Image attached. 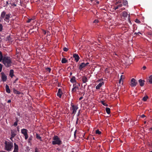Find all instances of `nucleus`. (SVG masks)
<instances>
[{
  "mask_svg": "<svg viewBox=\"0 0 152 152\" xmlns=\"http://www.w3.org/2000/svg\"><path fill=\"white\" fill-rule=\"evenodd\" d=\"M98 22H99V21H98V20H95L94 21L93 23H98Z\"/></svg>",
  "mask_w": 152,
  "mask_h": 152,
  "instance_id": "43",
  "label": "nucleus"
},
{
  "mask_svg": "<svg viewBox=\"0 0 152 152\" xmlns=\"http://www.w3.org/2000/svg\"><path fill=\"white\" fill-rule=\"evenodd\" d=\"M124 78V76L123 75H121V79H123Z\"/></svg>",
  "mask_w": 152,
  "mask_h": 152,
  "instance_id": "54",
  "label": "nucleus"
},
{
  "mask_svg": "<svg viewBox=\"0 0 152 152\" xmlns=\"http://www.w3.org/2000/svg\"><path fill=\"white\" fill-rule=\"evenodd\" d=\"M101 102L102 104L104 106H107L108 105L107 104H106L104 102V101H102Z\"/></svg>",
  "mask_w": 152,
  "mask_h": 152,
  "instance_id": "32",
  "label": "nucleus"
},
{
  "mask_svg": "<svg viewBox=\"0 0 152 152\" xmlns=\"http://www.w3.org/2000/svg\"><path fill=\"white\" fill-rule=\"evenodd\" d=\"M1 75L2 80L4 82L6 81L7 80V77L6 75L3 72H1Z\"/></svg>",
  "mask_w": 152,
  "mask_h": 152,
  "instance_id": "6",
  "label": "nucleus"
},
{
  "mask_svg": "<svg viewBox=\"0 0 152 152\" xmlns=\"http://www.w3.org/2000/svg\"><path fill=\"white\" fill-rule=\"evenodd\" d=\"M117 5L118 6V7H119H119H121L122 6L123 4L121 3Z\"/></svg>",
  "mask_w": 152,
  "mask_h": 152,
  "instance_id": "44",
  "label": "nucleus"
},
{
  "mask_svg": "<svg viewBox=\"0 0 152 152\" xmlns=\"http://www.w3.org/2000/svg\"><path fill=\"white\" fill-rule=\"evenodd\" d=\"M53 140L52 144L53 145H60L62 144L60 139L57 135H54L53 137Z\"/></svg>",
  "mask_w": 152,
  "mask_h": 152,
  "instance_id": "2",
  "label": "nucleus"
},
{
  "mask_svg": "<svg viewBox=\"0 0 152 152\" xmlns=\"http://www.w3.org/2000/svg\"><path fill=\"white\" fill-rule=\"evenodd\" d=\"M72 74V72H70V75H71Z\"/></svg>",
  "mask_w": 152,
  "mask_h": 152,
  "instance_id": "64",
  "label": "nucleus"
},
{
  "mask_svg": "<svg viewBox=\"0 0 152 152\" xmlns=\"http://www.w3.org/2000/svg\"><path fill=\"white\" fill-rule=\"evenodd\" d=\"M5 89L6 92L8 93H10V90L9 88V86L7 84H6L5 86Z\"/></svg>",
  "mask_w": 152,
  "mask_h": 152,
  "instance_id": "16",
  "label": "nucleus"
},
{
  "mask_svg": "<svg viewBox=\"0 0 152 152\" xmlns=\"http://www.w3.org/2000/svg\"><path fill=\"white\" fill-rule=\"evenodd\" d=\"M74 84H75L76 85V86H77L78 87L80 86V84L79 83H77V82H76V83H75Z\"/></svg>",
  "mask_w": 152,
  "mask_h": 152,
  "instance_id": "42",
  "label": "nucleus"
},
{
  "mask_svg": "<svg viewBox=\"0 0 152 152\" xmlns=\"http://www.w3.org/2000/svg\"><path fill=\"white\" fill-rule=\"evenodd\" d=\"M13 138H12V136H11V137L10 138V139L11 140H12V139H13Z\"/></svg>",
  "mask_w": 152,
  "mask_h": 152,
  "instance_id": "61",
  "label": "nucleus"
},
{
  "mask_svg": "<svg viewBox=\"0 0 152 152\" xmlns=\"http://www.w3.org/2000/svg\"><path fill=\"white\" fill-rule=\"evenodd\" d=\"M137 83V82L136 81V80L134 78H132L131 79L130 84L131 86H136Z\"/></svg>",
  "mask_w": 152,
  "mask_h": 152,
  "instance_id": "5",
  "label": "nucleus"
},
{
  "mask_svg": "<svg viewBox=\"0 0 152 152\" xmlns=\"http://www.w3.org/2000/svg\"><path fill=\"white\" fill-rule=\"evenodd\" d=\"M14 70L13 69H11L10 70L9 75L11 78H12L14 76Z\"/></svg>",
  "mask_w": 152,
  "mask_h": 152,
  "instance_id": "19",
  "label": "nucleus"
},
{
  "mask_svg": "<svg viewBox=\"0 0 152 152\" xmlns=\"http://www.w3.org/2000/svg\"><path fill=\"white\" fill-rule=\"evenodd\" d=\"M128 15V13L127 12L124 11L123 12V16L124 17H126Z\"/></svg>",
  "mask_w": 152,
  "mask_h": 152,
  "instance_id": "27",
  "label": "nucleus"
},
{
  "mask_svg": "<svg viewBox=\"0 0 152 152\" xmlns=\"http://www.w3.org/2000/svg\"><path fill=\"white\" fill-rule=\"evenodd\" d=\"M6 40L9 42H12V38L10 36H7L6 38Z\"/></svg>",
  "mask_w": 152,
  "mask_h": 152,
  "instance_id": "24",
  "label": "nucleus"
},
{
  "mask_svg": "<svg viewBox=\"0 0 152 152\" xmlns=\"http://www.w3.org/2000/svg\"><path fill=\"white\" fill-rule=\"evenodd\" d=\"M96 134H101V132L99 130H96Z\"/></svg>",
  "mask_w": 152,
  "mask_h": 152,
  "instance_id": "35",
  "label": "nucleus"
},
{
  "mask_svg": "<svg viewBox=\"0 0 152 152\" xmlns=\"http://www.w3.org/2000/svg\"><path fill=\"white\" fill-rule=\"evenodd\" d=\"M3 57L2 52L0 51V62L1 61Z\"/></svg>",
  "mask_w": 152,
  "mask_h": 152,
  "instance_id": "28",
  "label": "nucleus"
},
{
  "mask_svg": "<svg viewBox=\"0 0 152 152\" xmlns=\"http://www.w3.org/2000/svg\"><path fill=\"white\" fill-rule=\"evenodd\" d=\"M13 91L15 94H17L19 95V94H20V92L17 91L15 88H14L13 89Z\"/></svg>",
  "mask_w": 152,
  "mask_h": 152,
  "instance_id": "21",
  "label": "nucleus"
},
{
  "mask_svg": "<svg viewBox=\"0 0 152 152\" xmlns=\"http://www.w3.org/2000/svg\"><path fill=\"white\" fill-rule=\"evenodd\" d=\"M121 79H120V80H119V83H120L121 81Z\"/></svg>",
  "mask_w": 152,
  "mask_h": 152,
  "instance_id": "63",
  "label": "nucleus"
},
{
  "mask_svg": "<svg viewBox=\"0 0 152 152\" xmlns=\"http://www.w3.org/2000/svg\"><path fill=\"white\" fill-rule=\"evenodd\" d=\"M82 80L83 83H85L88 81L87 78L85 76H83L82 77Z\"/></svg>",
  "mask_w": 152,
  "mask_h": 152,
  "instance_id": "14",
  "label": "nucleus"
},
{
  "mask_svg": "<svg viewBox=\"0 0 152 152\" xmlns=\"http://www.w3.org/2000/svg\"><path fill=\"white\" fill-rule=\"evenodd\" d=\"M138 82L139 83H140V86L142 87L144 86L145 84V80H142L141 79H140L139 80H138Z\"/></svg>",
  "mask_w": 152,
  "mask_h": 152,
  "instance_id": "11",
  "label": "nucleus"
},
{
  "mask_svg": "<svg viewBox=\"0 0 152 152\" xmlns=\"http://www.w3.org/2000/svg\"><path fill=\"white\" fill-rule=\"evenodd\" d=\"M7 102L8 103H10V102H11V100L9 99V100H8V101H7Z\"/></svg>",
  "mask_w": 152,
  "mask_h": 152,
  "instance_id": "58",
  "label": "nucleus"
},
{
  "mask_svg": "<svg viewBox=\"0 0 152 152\" xmlns=\"http://www.w3.org/2000/svg\"><path fill=\"white\" fill-rule=\"evenodd\" d=\"M119 7H118V6L117 5V6H116L115 7V10H116V9H118V8H119Z\"/></svg>",
  "mask_w": 152,
  "mask_h": 152,
  "instance_id": "55",
  "label": "nucleus"
},
{
  "mask_svg": "<svg viewBox=\"0 0 152 152\" xmlns=\"http://www.w3.org/2000/svg\"><path fill=\"white\" fill-rule=\"evenodd\" d=\"M149 81L151 84H152V75L150 76L149 77L148 79Z\"/></svg>",
  "mask_w": 152,
  "mask_h": 152,
  "instance_id": "31",
  "label": "nucleus"
},
{
  "mask_svg": "<svg viewBox=\"0 0 152 152\" xmlns=\"http://www.w3.org/2000/svg\"><path fill=\"white\" fill-rule=\"evenodd\" d=\"M62 94L63 92L62 90L60 88L58 89V92L57 93V96L59 97L60 98H61Z\"/></svg>",
  "mask_w": 152,
  "mask_h": 152,
  "instance_id": "8",
  "label": "nucleus"
},
{
  "mask_svg": "<svg viewBox=\"0 0 152 152\" xmlns=\"http://www.w3.org/2000/svg\"><path fill=\"white\" fill-rule=\"evenodd\" d=\"M13 152H18V150H14Z\"/></svg>",
  "mask_w": 152,
  "mask_h": 152,
  "instance_id": "51",
  "label": "nucleus"
},
{
  "mask_svg": "<svg viewBox=\"0 0 152 152\" xmlns=\"http://www.w3.org/2000/svg\"><path fill=\"white\" fill-rule=\"evenodd\" d=\"M4 107L3 104L0 103V108H2Z\"/></svg>",
  "mask_w": 152,
  "mask_h": 152,
  "instance_id": "46",
  "label": "nucleus"
},
{
  "mask_svg": "<svg viewBox=\"0 0 152 152\" xmlns=\"http://www.w3.org/2000/svg\"><path fill=\"white\" fill-rule=\"evenodd\" d=\"M78 118H77V121H76V124H77V123H78Z\"/></svg>",
  "mask_w": 152,
  "mask_h": 152,
  "instance_id": "59",
  "label": "nucleus"
},
{
  "mask_svg": "<svg viewBox=\"0 0 152 152\" xmlns=\"http://www.w3.org/2000/svg\"><path fill=\"white\" fill-rule=\"evenodd\" d=\"M104 83L103 82H102L101 83H99L96 87V89H99L103 85Z\"/></svg>",
  "mask_w": 152,
  "mask_h": 152,
  "instance_id": "12",
  "label": "nucleus"
},
{
  "mask_svg": "<svg viewBox=\"0 0 152 152\" xmlns=\"http://www.w3.org/2000/svg\"><path fill=\"white\" fill-rule=\"evenodd\" d=\"M105 110L106 113L108 114H109L110 112V109L108 107H107L105 109Z\"/></svg>",
  "mask_w": 152,
  "mask_h": 152,
  "instance_id": "26",
  "label": "nucleus"
},
{
  "mask_svg": "<svg viewBox=\"0 0 152 152\" xmlns=\"http://www.w3.org/2000/svg\"><path fill=\"white\" fill-rule=\"evenodd\" d=\"M2 65L1 64H0V72H1L2 70Z\"/></svg>",
  "mask_w": 152,
  "mask_h": 152,
  "instance_id": "45",
  "label": "nucleus"
},
{
  "mask_svg": "<svg viewBox=\"0 0 152 152\" xmlns=\"http://www.w3.org/2000/svg\"><path fill=\"white\" fill-rule=\"evenodd\" d=\"M14 150H18L19 149L18 146L15 143H14Z\"/></svg>",
  "mask_w": 152,
  "mask_h": 152,
  "instance_id": "25",
  "label": "nucleus"
},
{
  "mask_svg": "<svg viewBox=\"0 0 152 152\" xmlns=\"http://www.w3.org/2000/svg\"><path fill=\"white\" fill-rule=\"evenodd\" d=\"M63 49L64 51L65 52H67L68 50V49L66 47L64 48Z\"/></svg>",
  "mask_w": 152,
  "mask_h": 152,
  "instance_id": "37",
  "label": "nucleus"
},
{
  "mask_svg": "<svg viewBox=\"0 0 152 152\" xmlns=\"http://www.w3.org/2000/svg\"><path fill=\"white\" fill-rule=\"evenodd\" d=\"M21 132L22 134H23V135H25L26 134H27V129H21Z\"/></svg>",
  "mask_w": 152,
  "mask_h": 152,
  "instance_id": "20",
  "label": "nucleus"
},
{
  "mask_svg": "<svg viewBox=\"0 0 152 152\" xmlns=\"http://www.w3.org/2000/svg\"><path fill=\"white\" fill-rule=\"evenodd\" d=\"M86 66L85 63L84 62L82 63L80 65L79 68L80 70H81L82 69Z\"/></svg>",
  "mask_w": 152,
  "mask_h": 152,
  "instance_id": "17",
  "label": "nucleus"
},
{
  "mask_svg": "<svg viewBox=\"0 0 152 152\" xmlns=\"http://www.w3.org/2000/svg\"><path fill=\"white\" fill-rule=\"evenodd\" d=\"M11 5H12L14 7L16 6V4L14 3H12V4Z\"/></svg>",
  "mask_w": 152,
  "mask_h": 152,
  "instance_id": "49",
  "label": "nucleus"
},
{
  "mask_svg": "<svg viewBox=\"0 0 152 152\" xmlns=\"http://www.w3.org/2000/svg\"><path fill=\"white\" fill-rule=\"evenodd\" d=\"M46 69L47 71H48L49 73L50 72L51 70V69L50 68L48 67L46 68Z\"/></svg>",
  "mask_w": 152,
  "mask_h": 152,
  "instance_id": "38",
  "label": "nucleus"
},
{
  "mask_svg": "<svg viewBox=\"0 0 152 152\" xmlns=\"http://www.w3.org/2000/svg\"><path fill=\"white\" fill-rule=\"evenodd\" d=\"M5 150L8 151H10L12 148L13 147V143L11 142H7L5 141Z\"/></svg>",
  "mask_w": 152,
  "mask_h": 152,
  "instance_id": "4",
  "label": "nucleus"
},
{
  "mask_svg": "<svg viewBox=\"0 0 152 152\" xmlns=\"http://www.w3.org/2000/svg\"><path fill=\"white\" fill-rule=\"evenodd\" d=\"M6 12L4 11H3L1 13L0 18L3 19L5 18L6 15Z\"/></svg>",
  "mask_w": 152,
  "mask_h": 152,
  "instance_id": "15",
  "label": "nucleus"
},
{
  "mask_svg": "<svg viewBox=\"0 0 152 152\" xmlns=\"http://www.w3.org/2000/svg\"><path fill=\"white\" fill-rule=\"evenodd\" d=\"M18 120L17 119H16V122H14V124H13V125L15 126H16L17 125H18Z\"/></svg>",
  "mask_w": 152,
  "mask_h": 152,
  "instance_id": "34",
  "label": "nucleus"
},
{
  "mask_svg": "<svg viewBox=\"0 0 152 152\" xmlns=\"http://www.w3.org/2000/svg\"><path fill=\"white\" fill-rule=\"evenodd\" d=\"M122 3L123 5L124 6H126L128 4V2L126 0H122Z\"/></svg>",
  "mask_w": 152,
  "mask_h": 152,
  "instance_id": "22",
  "label": "nucleus"
},
{
  "mask_svg": "<svg viewBox=\"0 0 152 152\" xmlns=\"http://www.w3.org/2000/svg\"><path fill=\"white\" fill-rule=\"evenodd\" d=\"M76 78L75 76H73L70 79V82L73 83L74 84V83H76L77 82L76 80Z\"/></svg>",
  "mask_w": 152,
  "mask_h": 152,
  "instance_id": "13",
  "label": "nucleus"
},
{
  "mask_svg": "<svg viewBox=\"0 0 152 152\" xmlns=\"http://www.w3.org/2000/svg\"><path fill=\"white\" fill-rule=\"evenodd\" d=\"M145 116L144 114L142 115L141 116V117H142V118H143L145 117Z\"/></svg>",
  "mask_w": 152,
  "mask_h": 152,
  "instance_id": "53",
  "label": "nucleus"
},
{
  "mask_svg": "<svg viewBox=\"0 0 152 152\" xmlns=\"http://www.w3.org/2000/svg\"><path fill=\"white\" fill-rule=\"evenodd\" d=\"M122 3V0H118L116 2V4H119Z\"/></svg>",
  "mask_w": 152,
  "mask_h": 152,
  "instance_id": "39",
  "label": "nucleus"
},
{
  "mask_svg": "<svg viewBox=\"0 0 152 152\" xmlns=\"http://www.w3.org/2000/svg\"><path fill=\"white\" fill-rule=\"evenodd\" d=\"M73 88L72 89V92H76L77 91V90H78L79 88L77 86H76V85L74 84H73Z\"/></svg>",
  "mask_w": 152,
  "mask_h": 152,
  "instance_id": "7",
  "label": "nucleus"
},
{
  "mask_svg": "<svg viewBox=\"0 0 152 152\" xmlns=\"http://www.w3.org/2000/svg\"><path fill=\"white\" fill-rule=\"evenodd\" d=\"M146 67L145 66H143L142 68L143 70H145L146 69Z\"/></svg>",
  "mask_w": 152,
  "mask_h": 152,
  "instance_id": "50",
  "label": "nucleus"
},
{
  "mask_svg": "<svg viewBox=\"0 0 152 152\" xmlns=\"http://www.w3.org/2000/svg\"><path fill=\"white\" fill-rule=\"evenodd\" d=\"M10 14H8L6 15L5 16V19H4V20H9V18H10V16L11 15Z\"/></svg>",
  "mask_w": 152,
  "mask_h": 152,
  "instance_id": "18",
  "label": "nucleus"
},
{
  "mask_svg": "<svg viewBox=\"0 0 152 152\" xmlns=\"http://www.w3.org/2000/svg\"><path fill=\"white\" fill-rule=\"evenodd\" d=\"M8 4H9L8 2V1H6V4L5 5V6L6 7H7Z\"/></svg>",
  "mask_w": 152,
  "mask_h": 152,
  "instance_id": "56",
  "label": "nucleus"
},
{
  "mask_svg": "<svg viewBox=\"0 0 152 152\" xmlns=\"http://www.w3.org/2000/svg\"><path fill=\"white\" fill-rule=\"evenodd\" d=\"M76 130L75 131V132H74V136H75V134H76Z\"/></svg>",
  "mask_w": 152,
  "mask_h": 152,
  "instance_id": "62",
  "label": "nucleus"
},
{
  "mask_svg": "<svg viewBox=\"0 0 152 152\" xmlns=\"http://www.w3.org/2000/svg\"><path fill=\"white\" fill-rule=\"evenodd\" d=\"M36 138L40 140V141H42V140L41 139V137L39 135L37 134H36Z\"/></svg>",
  "mask_w": 152,
  "mask_h": 152,
  "instance_id": "29",
  "label": "nucleus"
},
{
  "mask_svg": "<svg viewBox=\"0 0 152 152\" xmlns=\"http://www.w3.org/2000/svg\"><path fill=\"white\" fill-rule=\"evenodd\" d=\"M16 130H11V134L12 138H14L17 134Z\"/></svg>",
  "mask_w": 152,
  "mask_h": 152,
  "instance_id": "10",
  "label": "nucleus"
},
{
  "mask_svg": "<svg viewBox=\"0 0 152 152\" xmlns=\"http://www.w3.org/2000/svg\"><path fill=\"white\" fill-rule=\"evenodd\" d=\"M61 63L63 64H64L67 62V60L65 58H63L61 60Z\"/></svg>",
  "mask_w": 152,
  "mask_h": 152,
  "instance_id": "23",
  "label": "nucleus"
},
{
  "mask_svg": "<svg viewBox=\"0 0 152 152\" xmlns=\"http://www.w3.org/2000/svg\"><path fill=\"white\" fill-rule=\"evenodd\" d=\"M138 34H141V33L140 32H137H137H135L134 33V35L135 34V35H137Z\"/></svg>",
  "mask_w": 152,
  "mask_h": 152,
  "instance_id": "48",
  "label": "nucleus"
},
{
  "mask_svg": "<svg viewBox=\"0 0 152 152\" xmlns=\"http://www.w3.org/2000/svg\"><path fill=\"white\" fill-rule=\"evenodd\" d=\"M148 98V96L147 95H146L142 99L143 101H146L147 100V99Z\"/></svg>",
  "mask_w": 152,
  "mask_h": 152,
  "instance_id": "30",
  "label": "nucleus"
},
{
  "mask_svg": "<svg viewBox=\"0 0 152 152\" xmlns=\"http://www.w3.org/2000/svg\"><path fill=\"white\" fill-rule=\"evenodd\" d=\"M83 96H81V97H80L79 99V100H81V99H83Z\"/></svg>",
  "mask_w": 152,
  "mask_h": 152,
  "instance_id": "57",
  "label": "nucleus"
},
{
  "mask_svg": "<svg viewBox=\"0 0 152 152\" xmlns=\"http://www.w3.org/2000/svg\"><path fill=\"white\" fill-rule=\"evenodd\" d=\"M33 137L32 136H31L29 137L28 140V143H30L31 141L32 140Z\"/></svg>",
  "mask_w": 152,
  "mask_h": 152,
  "instance_id": "33",
  "label": "nucleus"
},
{
  "mask_svg": "<svg viewBox=\"0 0 152 152\" xmlns=\"http://www.w3.org/2000/svg\"><path fill=\"white\" fill-rule=\"evenodd\" d=\"M2 61L3 63L6 67H9L11 66L12 62L10 57H4Z\"/></svg>",
  "mask_w": 152,
  "mask_h": 152,
  "instance_id": "1",
  "label": "nucleus"
},
{
  "mask_svg": "<svg viewBox=\"0 0 152 152\" xmlns=\"http://www.w3.org/2000/svg\"><path fill=\"white\" fill-rule=\"evenodd\" d=\"M78 108L77 105H75L73 103L71 102V107L70 108V110L72 111L71 114L75 115L76 113L77 110Z\"/></svg>",
  "mask_w": 152,
  "mask_h": 152,
  "instance_id": "3",
  "label": "nucleus"
},
{
  "mask_svg": "<svg viewBox=\"0 0 152 152\" xmlns=\"http://www.w3.org/2000/svg\"><path fill=\"white\" fill-rule=\"evenodd\" d=\"M73 57L75 58L76 62H78L80 59V57L77 54L74 53L73 54Z\"/></svg>",
  "mask_w": 152,
  "mask_h": 152,
  "instance_id": "9",
  "label": "nucleus"
},
{
  "mask_svg": "<svg viewBox=\"0 0 152 152\" xmlns=\"http://www.w3.org/2000/svg\"><path fill=\"white\" fill-rule=\"evenodd\" d=\"M43 32L44 34L45 35L46 34V31L45 30H43Z\"/></svg>",
  "mask_w": 152,
  "mask_h": 152,
  "instance_id": "47",
  "label": "nucleus"
},
{
  "mask_svg": "<svg viewBox=\"0 0 152 152\" xmlns=\"http://www.w3.org/2000/svg\"><path fill=\"white\" fill-rule=\"evenodd\" d=\"M25 136V139L26 140L28 138V135L27 134H26L25 135H24Z\"/></svg>",
  "mask_w": 152,
  "mask_h": 152,
  "instance_id": "40",
  "label": "nucleus"
},
{
  "mask_svg": "<svg viewBox=\"0 0 152 152\" xmlns=\"http://www.w3.org/2000/svg\"><path fill=\"white\" fill-rule=\"evenodd\" d=\"M34 19L32 18L28 19V20L27 21V22L28 23H30L31 20H33Z\"/></svg>",
  "mask_w": 152,
  "mask_h": 152,
  "instance_id": "36",
  "label": "nucleus"
},
{
  "mask_svg": "<svg viewBox=\"0 0 152 152\" xmlns=\"http://www.w3.org/2000/svg\"><path fill=\"white\" fill-rule=\"evenodd\" d=\"M89 64V63L88 62H87L86 63V64L85 63V66H86L88 65V64Z\"/></svg>",
  "mask_w": 152,
  "mask_h": 152,
  "instance_id": "60",
  "label": "nucleus"
},
{
  "mask_svg": "<svg viewBox=\"0 0 152 152\" xmlns=\"http://www.w3.org/2000/svg\"><path fill=\"white\" fill-rule=\"evenodd\" d=\"M135 22L136 23H139L141 22L140 21V20H139L137 19H136V20Z\"/></svg>",
  "mask_w": 152,
  "mask_h": 152,
  "instance_id": "41",
  "label": "nucleus"
},
{
  "mask_svg": "<svg viewBox=\"0 0 152 152\" xmlns=\"http://www.w3.org/2000/svg\"><path fill=\"white\" fill-rule=\"evenodd\" d=\"M38 149L37 148H36L35 149V152H38Z\"/></svg>",
  "mask_w": 152,
  "mask_h": 152,
  "instance_id": "52",
  "label": "nucleus"
}]
</instances>
